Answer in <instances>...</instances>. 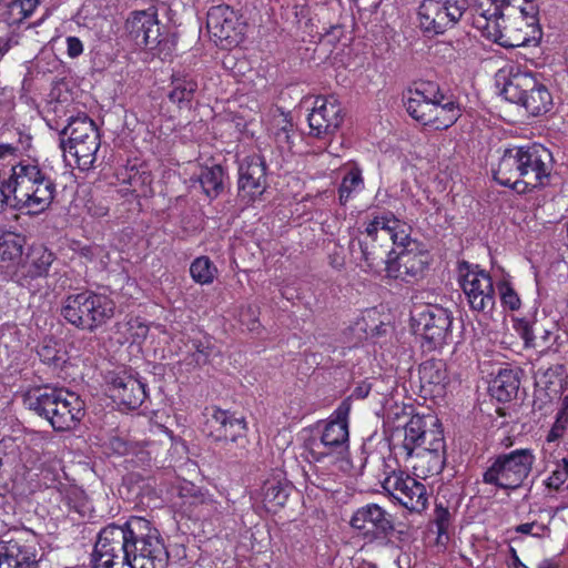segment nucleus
<instances>
[{"mask_svg": "<svg viewBox=\"0 0 568 568\" xmlns=\"http://www.w3.org/2000/svg\"><path fill=\"white\" fill-rule=\"evenodd\" d=\"M358 246L364 271H377L385 263L389 278L406 283L423 277L429 264V254L410 240L409 226L390 213L366 223Z\"/></svg>", "mask_w": 568, "mask_h": 568, "instance_id": "obj_1", "label": "nucleus"}, {"mask_svg": "<svg viewBox=\"0 0 568 568\" xmlns=\"http://www.w3.org/2000/svg\"><path fill=\"white\" fill-rule=\"evenodd\" d=\"M169 552L159 530L141 517L109 525L98 537L94 568H166Z\"/></svg>", "mask_w": 568, "mask_h": 568, "instance_id": "obj_2", "label": "nucleus"}, {"mask_svg": "<svg viewBox=\"0 0 568 568\" xmlns=\"http://www.w3.org/2000/svg\"><path fill=\"white\" fill-rule=\"evenodd\" d=\"M551 153L541 144L506 149L494 170L495 180L517 193L544 186L550 175Z\"/></svg>", "mask_w": 568, "mask_h": 568, "instance_id": "obj_3", "label": "nucleus"}, {"mask_svg": "<svg viewBox=\"0 0 568 568\" xmlns=\"http://www.w3.org/2000/svg\"><path fill=\"white\" fill-rule=\"evenodd\" d=\"M4 186L13 195L14 209L28 214H40L52 203L55 184L39 166L30 160H21L11 166Z\"/></svg>", "mask_w": 568, "mask_h": 568, "instance_id": "obj_4", "label": "nucleus"}, {"mask_svg": "<svg viewBox=\"0 0 568 568\" xmlns=\"http://www.w3.org/2000/svg\"><path fill=\"white\" fill-rule=\"evenodd\" d=\"M23 404L28 409L44 417L58 432L72 429L84 415L81 398L64 388H29L23 395Z\"/></svg>", "mask_w": 568, "mask_h": 568, "instance_id": "obj_5", "label": "nucleus"}, {"mask_svg": "<svg viewBox=\"0 0 568 568\" xmlns=\"http://www.w3.org/2000/svg\"><path fill=\"white\" fill-rule=\"evenodd\" d=\"M351 403L345 399L333 413L331 419L326 423L321 439L314 443L310 449V455L315 463H324L335 466L338 469H345L346 454L348 450V415Z\"/></svg>", "mask_w": 568, "mask_h": 568, "instance_id": "obj_6", "label": "nucleus"}, {"mask_svg": "<svg viewBox=\"0 0 568 568\" xmlns=\"http://www.w3.org/2000/svg\"><path fill=\"white\" fill-rule=\"evenodd\" d=\"M504 16L511 21V30L504 34L493 24L488 32L491 40L505 48L536 47L541 40V29L538 24L536 10L532 4L524 8L519 1H509L504 8Z\"/></svg>", "mask_w": 568, "mask_h": 568, "instance_id": "obj_7", "label": "nucleus"}, {"mask_svg": "<svg viewBox=\"0 0 568 568\" xmlns=\"http://www.w3.org/2000/svg\"><path fill=\"white\" fill-rule=\"evenodd\" d=\"M115 304L104 294L83 291L70 294L62 304L63 318L75 327L93 331L114 315Z\"/></svg>", "mask_w": 568, "mask_h": 568, "instance_id": "obj_8", "label": "nucleus"}, {"mask_svg": "<svg viewBox=\"0 0 568 568\" xmlns=\"http://www.w3.org/2000/svg\"><path fill=\"white\" fill-rule=\"evenodd\" d=\"M63 133L68 140L62 142L67 162L73 163L82 171L92 168L100 149V135L94 122L84 113L70 118Z\"/></svg>", "mask_w": 568, "mask_h": 568, "instance_id": "obj_9", "label": "nucleus"}, {"mask_svg": "<svg viewBox=\"0 0 568 568\" xmlns=\"http://www.w3.org/2000/svg\"><path fill=\"white\" fill-rule=\"evenodd\" d=\"M503 95L519 104L531 115L548 112L552 105L549 90L530 71L511 68L503 88Z\"/></svg>", "mask_w": 568, "mask_h": 568, "instance_id": "obj_10", "label": "nucleus"}, {"mask_svg": "<svg viewBox=\"0 0 568 568\" xmlns=\"http://www.w3.org/2000/svg\"><path fill=\"white\" fill-rule=\"evenodd\" d=\"M452 323L450 312L440 305H424L412 313V328L422 338V346L427 352L442 348L446 344Z\"/></svg>", "mask_w": 568, "mask_h": 568, "instance_id": "obj_11", "label": "nucleus"}, {"mask_svg": "<svg viewBox=\"0 0 568 568\" xmlns=\"http://www.w3.org/2000/svg\"><path fill=\"white\" fill-rule=\"evenodd\" d=\"M535 455L528 448L500 454L484 473V481L503 489L518 488L528 477Z\"/></svg>", "mask_w": 568, "mask_h": 568, "instance_id": "obj_12", "label": "nucleus"}, {"mask_svg": "<svg viewBox=\"0 0 568 568\" xmlns=\"http://www.w3.org/2000/svg\"><path fill=\"white\" fill-rule=\"evenodd\" d=\"M459 283L473 311L486 312L495 305V290L488 273L478 266L463 265Z\"/></svg>", "mask_w": 568, "mask_h": 568, "instance_id": "obj_13", "label": "nucleus"}, {"mask_svg": "<svg viewBox=\"0 0 568 568\" xmlns=\"http://www.w3.org/2000/svg\"><path fill=\"white\" fill-rule=\"evenodd\" d=\"M383 489L410 511L420 513L427 507L428 495L424 484L402 471H393L382 483Z\"/></svg>", "mask_w": 568, "mask_h": 568, "instance_id": "obj_14", "label": "nucleus"}, {"mask_svg": "<svg viewBox=\"0 0 568 568\" xmlns=\"http://www.w3.org/2000/svg\"><path fill=\"white\" fill-rule=\"evenodd\" d=\"M349 524L358 536L369 542L383 541L394 529L392 515L377 504L359 507Z\"/></svg>", "mask_w": 568, "mask_h": 568, "instance_id": "obj_15", "label": "nucleus"}, {"mask_svg": "<svg viewBox=\"0 0 568 568\" xmlns=\"http://www.w3.org/2000/svg\"><path fill=\"white\" fill-rule=\"evenodd\" d=\"M438 99H442V92L434 82L415 83L403 94L407 113L424 125L429 123L434 105L438 102Z\"/></svg>", "mask_w": 568, "mask_h": 568, "instance_id": "obj_16", "label": "nucleus"}, {"mask_svg": "<svg viewBox=\"0 0 568 568\" xmlns=\"http://www.w3.org/2000/svg\"><path fill=\"white\" fill-rule=\"evenodd\" d=\"M239 19L233 9L226 4L210 8L206 16V29L211 39L222 47L239 42Z\"/></svg>", "mask_w": 568, "mask_h": 568, "instance_id": "obj_17", "label": "nucleus"}, {"mask_svg": "<svg viewBox=\"0 0 568 568\" xmlns=\"http://www.w3.org/2000/svg\"><path fill=\"white\" fill-rule=\"evenodd\" d=\"M129 38L139 48L154 49L160 42V26L154 11H135L125 22Z\"/></svg>", "mask_w": 568, "mask_h": 568, "instance_id": "obj_18", "label": "nucleus"}, {"mask_svg": "<svg viewBox=\"0 0 568 568\" xmlns=\"http://www.w3.org/2000/svg\"><path fill=\"white\" fill-rule=\"evenodd\" d=\"M204 430L216 442H236L245 435L246 424L243 418L214 407L209 414Z\"/></svg>", "mask_w": 568, "mask_h": 568, "instance_id": "obj_19", "label": "nucleus"}, {"mask_svg": "<svg viewBox=\"0 0 568 568\" xmlns=\"http://www.w3.org/2000/svg\"><path fill=\"white\" fill-rule=\"evenodd\" d=\"M341 112L342 108L336 99L317 97L307 118L311 133L320 138L333 132L342 121Z\"/></svg>", "mask_w": 568, "mask_h": 568, "instance_id": "obj_20", "label": "nucleus"}, {"mask_svg": "<svg viewBox=\"0 0 568 568\" xmlns=\"http://www.w3.org/2000/svg\"><path fill=\"white\" fill-rule=\"evenodd\" d=\"M436 433H443L438 425V419L432 416H413L404 429L403 448L408 457L414 456V452L429 446Z\"/></svg>", "mask_w": 568, "mask_h": 568, "instance_id": "obj_21", "label": "nucleus"}, {"mask_svg": "<svg viewBox=\"0 0 568 568\" xmlns=\"http://www.w3.org/2000/svg\"><path fill=\"white\" fill-rule=\"evenodd\" d=\"M412 467L417 477H429L439 474L445 464V442L443 433H436L429 440V446L419 449Z\"/></svg>", "mask_w": 568, "mask_h": 568, "instance_id": "obj_22", "label": "nucleus"}, {"mask_svg": "<svg viewBox=\"0 0 568 568\" xmlns=\"http://www.w3.org/2000/svg\"><path fill=\"white\" fill-rule=\"evenodd\" d=\"M109 389L113 400L132 409L139 407L146 397L145 384L125 372L112 378Z\"/></svg>", "mask_w": 568, "mask_h": 568, "instance_id": "obj_23", "label": "nucleus"}, {"mask_svg": "<svg viewBox=\"0 0 568 568\" xmlns=\"http://www.w3.org/2000/svg\"><path fill=\"white\" fill-rule=\"evenodd\" d=\"M53 254L43 246L33 247L27 263L19 266L11 275V281L22 286L29 285V280L45 276L53 262Z\"/></svg>", "mask_w": 568, "mask_h": 568, "instance_id": "obj_24", "label": "nucleus"}, {"mask_svg": "<svg viewBox=\"0 0 568 568\" xmlns=\"http://www.w3.org/2000/svg\"><path fill=\"white\" fill-rule=\"evenodd\" d=\"M36 549L20 539L0 540V568H31Z\"/></svg>", "mask_w": 568, "mask_h": 568, "instance_id": "obj_25", "label": "nucleus"}, {"mask_svg": "<svg viewBox=\"0 0 568 568\" xmlns=\"http://www.w3.org/2000/svg\"><path fill=\"white\" fill-rule=\"evenodd\" d=\"M265 181V165L257 155L247 156L239 168V186L250 196L261 194Z\"/></svg>", "mask_w": 568, "mask_h": 568, "instance_id": "obj_26", "label": "nucleus"}, {"mask_svg": "<svg viewBox=\"0 0 568 568\" xmlns=\"http://www.w3.org/2000/svg\"><path fill=\"white\" fill-rule=\"evenodd\" d=\"M420 387L426 395L443 396L447 384V372L443 361H426L419 366Z\"/></svg>", "mask_w": 568, "mask_h": 568, "instance_id": "obj_27", "label": "nucleus"}, {"mask_svg": "<svg viewBox=\"0 0 568 568\" xmlns=\"http://www.w3.org/2000/svg\"><path fill=\"white\" fill-rule=\"evenodd\" d=\"M23 240L14 233L0 235V274L11 280V275L20 266Z\"/></svg>", "mask_w": 568, "mask_h": 568, "instance_id": "obj_28", "label": "nucleus"}, {"mask_svg": "<svg viewBox=\"0 0 568 568\" xmlns=\"http://www.w3.org/2000/svg\"><path fill=\"white\" fill-rule=\"evenodd\" d=\"M186 347V355L173 365L174 374L178 377L186 376L193 369L206 364L210 356L209 346L200 341H192L191 345Z\"/></svg>", "mask_w": 568, "mask_h": 568, "instance_id": "obj_29", "label": "nucleus"}, {"mask_svg": "<svg viewBox=\"0 0 568 568\" xmlns=\"http://www.w3.org/2000/svg\"><path fill=\"white\" fill-rule=\"evenodd\" d=\"M459 105L442 93V99L435 103L430 121L427 125L435 130H444L452 126L460 116Z\"/></svg>", "mask_w": 568, "mask_h": 568, "instance_id": "obj_30", "label": "nucleus"}, {"mask_svg": "<svg viewBox=\"0 0 568 568\" xmlns=\"http://www.w3.org/2000/svg\"><path fill=\"white\" fill-rule=\"evenodd\" d=\"M519 388L517 373L510 368H500L490 385L491 395L499 402H508Z\"/></svg>", "mask_w": 568, "mask_h": 568, "instance_id": "obj_31", "label": "nucleus"}, {"mask_svg": "<svg viewBox=\"0 0 568 568\" xmlns=\"http://www.w3.org/2000/svg\"><path fill=\"white\" fill-rule=\"evenodd\" d=\"M417 21L419 28L430 34H442L447 28L439 11L435 8L433 0H423L417 9Z\"/></svg>", "mask_w": 568, "mask_h": 568, "instance_id": "obj_32", "label": "nucleus"}, {"mask_svg": "<svg viewBox=\"0 0 568 568\" xmlns=\"http://www.w3.org/2000/svg\"><path fill=\"white\" fill-rule=\"evenodd\" d=\"M344 175L338 189L339 202L345 204L364 189L362 170L356 164L344 168Z\"/></svg>", "mask_w": 568, "mask_h": 568, "instance_id": "obj_33", "label": "nucleus"}, {"mask_svg": "<svg viewBox=\"0 0 568 568\" xmlns=\"http://www.w3.org/2000/svg\"><path fill=\"white\" fill-rule=\"evenodd\" d=\"M262 501L268 511L283 507L288 497V487L275 478L268 479L262 487Z\"/></svg>", "mask_w": 568, "mask_h": 568, "instance_id": "obj_34", "label": "nucleus"}, {"mask_svg": "<svg viewBox=\"0 0 568 568\" xmlns=\"http://www.w3.org/2000/svg\"><path fill=\"white\" fill-rule=\"evenodd\" d=\"M197 89V83L189 74H173L172 77V90L169 93V99L173 103L180 105L190 103Z\"/></svg>", "mask_w": 568, "mask_h": 568, "instance_id": "obj_35", "label": "nucleus"}, {"mask_svg": "<svg viewBox=\"0 0 568 568\" xmlns=\"http://www.w3.org/2000/svg\"><path fill=\"white\" fill-rule=\"evenodd\" d=\"M536 386L547 392L549 398L557 397L562 389V366L539 369L535 374Z\"/></svg>", "mask_w": 568, "mask_h": 568, "instance_id": "obj_36", "label": "nucleus"}, {"mask_svg": "<svg viewBox=\"0 0 568 568\" xmlns=\"http://www.w3.org/2000/svg\"><path fill=\"white\" fill-rule=\"evenodd\" d=\"M447 29L454 27L469 7L467 0H433Z\"/></svg>", "mask_w": 568, "mask_h": 568, "instance_id": "obj_37", "label": "nucleus"}, {"mask_svg": "<svg viewBox=\"0 0 568 568\" xmlns=\"http://www.w3.org/2000/svg\"><path fill=\"white\" fill-rule=\"evenodd\" d=\"M224 172L220 165L205 168L201 171L199 182L209 199H215L223 189Z\"/></svg>", "mask_w": 568, "mask_h": 568, "instance_id": "obj_38", "label": "nucleus"}, {"mask_svg": "<svg viewBox=\"0 0 568 568\" xmlns=\"http://www.w3.org/2000/svg\"><path fill=\"white\" fill-rule=\"evenodd\" d=\"M217 272V267L207 256H199L190 265L192 280L201 285L212 284Z\"/></svg>", "mask_w": 568, "mask_h": 568, "instance_id": "obj_39", "label": "nucleus"}, {"mask_svg": "<svg viewBox=\"0 0 568 568\" xmlns=\"http://www.w3.org/2000/svg\"><path fill=\"white\" fill-rule=\"evenodd\" d=\"M180 495L182 498H186L190 505L194 506H206L209 510L217 511V503L213 496L204 489L195 487L191 483H185L180 488Z\"/></svg>", "mask_w": 568, "mask_h": 568, "instance_id": "obj_40", "label": "nucleus"}, {"mask_svg": "<svg viewBox=\"0 0 568 568\" xmlns=\"http://www.w3.org/2000/svg\"><path fill=\"white\" fill-rule=\"evenodd\" d=\"M40 0H14L8 6V22L10 24H20L29 19L38 6Z\"/></svg>", "mask_w": 568, "mask_h": 568, "instance_id": "obj_41", "label": "nucleus"}, {"mask_svg": "<svg viewBox=\"0 0 568 568\" xmlns=\"http://www.w3.org/2000/svg\"><path fill=\"white\" fill-rule=\"evenodd\" d=\"M80 255L97 267L105 268L109 264V252L100 245H87L80 248Z\"/></svg>", "mask_w": 568, "mask_h": 568, "instance_id": "obj_42", "label": "nucleus"}, {"mask_svg": "<svg viewBox=\"0 0 568 568\" xmlns=\"http://www.w3.org/2000/svg\"><path fill=\"white\" fill-rule=\"evenodd\" d=\"M497 290L504 307L509 308L510 311H516L520 307V298L507 280L500 281L497 284Z\"/></svg>", "mask_w": 568, "mask_h": 568, "instance_id": "obj_43", "label": "nucleus"}, {"mask_svg": "<svg viewBox=\"0 0 568 568\" xmlns=\"http://www.w3.org/2000/svg\"><path fill=\"white\" fill-rule=\"evenodd\" d=\"M452 515L447 507L437 504L434 511V524L437 528V540L442 542L443 537H447Z\"/></svg>", "mask_w": 568, "mask_h": 568, "instance_id": "obj_44", "label": "nucleus"}, {"mask_svg": "<svg viewBox=\"0 0 568 568\" xmlns=\"http://www.w3.org/2000/svg\"><path fill=\"white\" fill-rule=\"evenodd\" d=\"M125 328L129 335L128 338H130L132 343H140L149 333V326L145 321L140 317L130 318L125 324Z\"/></svg>", "mask_w": 568, "mask_h": 568, "instance_id": "obj_45", "label": "nucleus"}, {"mask_svg": "<svg viewBox=\"0 0 568 568\" xmlns=\"http://www.w3.org/2000/svg\"><path fill=\"white\" fill-rule=\"evenodd\" d=\"M566 483L568 488V459L562 458L561 463L556 465V468L548 477L547 486L554 489H559Z\"/></svg>", "mask_w": 568, "mask_h": 568, "instance_id": "obj_46", "label": "nucleus"}, {"mask_svg": "<svg viewBox=\"0 0 568 568\" xmlns=\"http://www.w3.org/2000/svg\"><path fill=\"white\" fill-rule=\"evenodd\" d=\"M146 178H143L142 174L134 168L130 169L125 168L118 173V180L122 183H126L130 185V191L133 193L139 192V185L145 182Z\"/></svg>", "mask_w": 568, "mask_h": 568, "instance_id": "obj_47", "label": "nucleus"}, {"mask_svg": "<svg viewBox=\"0 0 568 568\" xmlns=\"http://www.w3.org/2000/svg\"><path fill=\"white\" fill-rule=\"evenodd\" d=\"M239 320L248 331H257L260 327L258 308L254 305H246L242 307L239 314Z\"/></svg>", "mask_w": 568, "mask_h": 568, "instance_id": "obj_48", "label": "nucleus"}, {"mask_svg": "<svg viewBox=\"0 0 568 568\" xmlns=\"http://www.w3.org/2000/svg\"><path fill=\"white\" fill-rule=\"evenodd\" d=\"M568 425V418L564 414H557L556 422L547 435L548 444L557 442L562 435Z\"/></svg>", "mask_w": 568, "mask_h": 568, "instance_id": "obj_49", "label": "nucleus"}, {"mask_svg": "<svg viewBox=\"0 0 568 568\" xmlns=\"http://www.w3.org/2000/svg\"><path fill=\"white\" fill-rule=\"evenodd\" d=\"M67 55L71 59L79 58L84 51V44L80 38L68 36L65 38Z\"/></svg>", "mask_w": 568, "mask_h": 568, "instance_id": "obj_50", "label": "nucleus"}, {"mask_svg": "<svg viewBox=\"0 0 568 568\" xmlns=\"http://www.w3.org/2000/svg\"><path fill=\"white\" fill-rule=\"evenodd\" d=\"M516 531L524 535H530L534 537H541L544 535L545 527L536 523H526L518 525L516 527Z\"/></svg>", "mask_w": 568, "mask_h": 568, "instance_id": "obj_51", "label": "nucleus"}, {"mask_svg": "<svg viewBox=\"0 0 568 568\" xmlns=\"http://www.w3.org/2000/svg\"><path fill=\"white\" fill-rule=\"evenodd\" d=\"M18 149L12 144H0V165L10 163L17 158Z\"/></svg>", "mask_w": 568, "mask_h": 568, "instance_id": "obj_52", "label": "nucleus"}, {"mask_svg": "<svg viewBox=\"0 0 568 568\" xmlns=\"http://www.w3.org/2000/svg\"><path fill=\"white\" fill-rule=\"evenodd\" d=\"M13 195L4 186V182L0 185V213L10 205L14 207Z\"/></svg>", "mask_w": 568, "mask_h": 568, "instance_id": "obj_53", "label": "nucleus"}, {"mask_svg": "<svg viewBox=\"0 0 568 568\" xmlns=\"http://www.w3.org/2000/svg\"><path fill=\"white\" fill-rule=\"evenodd\" d=\"M39 355L44 362H57L61 359V356L58 355V352L53 351L50 345L42 346Z\"/></svg>", "mask_w": 568, "mask_h": 568, "instance_id": "obj_54", "label": "nucleus"}, {"mask_svg": "<svg viewBox=\"0 0 568 568\" xmlns=\"http://www.w3.org/2000/svg\"><path fill=\"white\" fill-rule=\"evenodd\" d=\"M369 387L368 386H359L353 392V396L356 398H364L368 395Z\"/></svg>", "mask_w": 568, "mask_h": 568, "instance_id": "obj_55", "label": "nucleus"}, {"mask_svg": "<svg viewBox=\"0 0 568 568\" xmlns=\"http://www.w3.org/2000/svg\"><path fill=\"white\" fill-rule=\"evenodd\" d=\"M11 49V44L9 40L0 39V60L6 55V53Z\"/></svg>", "mask_w": 568, "mask_h": 568, "instance_id": "obj_56", "label": "nucleus"}, {"mask_svg": "<svg viewBox=\"0 0 568 568\" xmlns=\"http://www.w3.org/2000/svg\"><path fill=\"white\" fill-rule=\"evenodd\" d=\"M537 568H558V565L555 564L552 560L545 559L538 565Z\"/></svg>", "mask_w": 568, "mask_h": 568, "instance_id": "obj_57", "label": "nucleus"}, {"mask_svg": "<svg viewBox=\"0 0 568 568\" xmlns=\"http://www.w3.org/2000/svg\"><path fill=\"white\" fill-rule=\"evenodd\" d=\"M511 551H513V555H514V564H515V568H529V567H527L526 565H524V564L519 560L518 556L516 555V550H515V549H511Z\"/></svg>", "mask_w": 568, "mask_h": 568, "instance_id": "obj_58", "label": "nucleus"}, {"mask_svg": "<svg viewBox=\"0 0 568 568\" xmlns=\"http://www.w3.org/2000/svg\"><path fill=\"white\" fill-rule=\"evenodd\" d=\"M558 414H564L568 418V395L565 396L562 400V408L559 410Z\"/></svg>", "mask_w": 568, "mask_h": 568, "instance_id": "obj_59", "label": "nucleus"}, {"mask_svg": "<svg viewBox=\"0 0 568 568\" xmlns=\"http://www.w3.org/2000/svg\"><path fill=\"white\" fill-rule=\"evenodd\" d=\"M282 136L285 138L286 140L290 139V135L286 130H283V132L281 134H278V139H281Z\"/></svg>", "mask_w": 568, "mask_h": 568, "instance_id": "obj_60", "label": "nucleus"}, {"mask_svg": "<svg viewBox=\"0 0 568 568\" xmlns=\"http://www.w3.org/2000/svg\"><path fill=\"white\" fill-rule=\"evenodd\" d=\"M566 62L568 64V50L566 51Z\"/></svg>", "mask_w": 568, "mask_h": 568, "instance_id": "obj_61", "label": "nucleus"}]
</instances>
